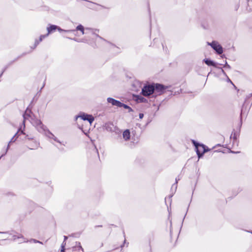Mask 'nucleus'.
<instances>
[{
    "mask_svg": "<svg viewBox=\"0 0 252 252\" xmlns=\"http://www.w3.org/2000/svg\"><path fill=\"white\" fill-rule=\"evenodd\" d=\"M0 233H4V232H0Z\"/></svg>",
    "mask_w": 252,
    "mask_h": 252,
    "instance_id": "c756f323",
    "label": "nucleus"
},
{
    "mask_svg": "<svg viewBox=\"0 0 252 252\" xmlns=\"http://www.w3.org/2000/svg\"><path fill=\"white\" fill-rule=\"evenodd\" d=\"M204 61L205 63L206 64H207L208 65L213 66L217 67V63L214 62L213 61H211L208 59H205L204 60Z\"/></svg>",
    "mask_w": 252,
    "mask_h": 252,
    "instance_id": "f8f14e48",
    "label": "nucleus"
},
{
    "mask_svg": "<svg viewBox=\"0 0 252 252\" xmlns=\"http://www.w3.org/2000/svg\"><path fill=\"white\" fill-rule=\"evenodd\" d=\"M57 30H58L59 32H74L75 30H64L60 28V27H58V28H57Z\"/></svg>",
    "mask_w": 252,
    "mask_h": 252,
    "instance_id": "f3484780",
    "label": "nucleus"
},
{
    "mask_svg": "<svg viewBox=\"0 0 252 252\" xmlns=\"http://www.w3.org/2000/svg\"><path fill=\"white\" fill-rule=\"evenodd\" d=\"M116 127H114V126L111 124H107L106 126V130L109 131H114V129Z\"/></svg>",
    "mask_w": 252,
    "mask_h": 252,
    "instance_id": "4468645a",
    "label": "nucleus"
},
{
    "mask_svg": "<svg viewBox=\"0 0 252 252\" xmlns=\"http://www.w3.org/2000/svg\"><path fill=\"white\" fill-rule=\"evenodd\" d=\"M39 146V143L37 141L32 139L30 143H29V148L31 150L37 149Z\"/></svg>",
    "mask_w": 252,
    "mask_h": 252,
    "instance_id": "1a4fd4ad",
    "label": "nucleus"
},
{
    "mask_svg": "<svg viewBox=\"0 0 252 252\" xmlns=\"http://www.w3.org/2000/svg\"><path fill=\"white\" fill-rule=\"evenodd\" d=\"M136 100L138 103L147 102V99L146 98L139 95L136 97Z\"/></svg>",
    "mask_w": 252,
    "mask_h": 252,
    "instance_id": "ddd939ff",
    "label": "nucleus"
},
{
    "mask_svg": "<svg viewBox=\"0 0 252 252\" xmlns=\"http://www.w3.org/2000/svg\"><path fill=\"white\" fill-rule=\"evenodd\" d=\"M192 142L195 147L196 153L199 158H200L204 153L208 151V149H206L205 145L199 144L194 140H192Z\"/></svg>",
    "mask_w": 252,
    "mask_h": 252,
    "instance_id": "f03ea898",
    "label": "nucleus"
},
{
    "mask_svg": "<svg viewBox=\"0 0 252 252\" xmlns=\"http://www.w3.org/2000/svg\"><path fill=\"white\" fill-rule=\"evenodd\" d=\"M78 118H80L84 121H88L90 125L92 124L94 120L92 115L83 112L81 113L79 115L76 116V119H77Z\"/></svg>",
    "mask_w": 252,
    "mask_h": 252,
    "instance_id": "39448f33",
    "label": "nucleus"
},
{
    "mask_svg": "<svg viewBox=\"0 0 252 252\" xmlns=\"http://www.w3.org/2000/svg\"><path fill=\"white\" fill-rule=\"evenodd\" d=\"M212 48L215 50L218 54H221L223 52V49L221 46L217 41H214L211 43H208Z\"/></svg>",
    "mask_w": 252,
    "mask_h": 252,
    "instance_id": "423d86ee",
    "label": "nucleus"
},
{
    "mask_svg": "<svg viewBox=\"0 0 252 252\" xmlns=\"http://www.w3.org/2000/svg\"><path fill=\"white\" fill-rule=\"evenodd\" d=\"M139 118L140 119H142L144 117V114H142V113H140L139 115Z\"/></svg>",
    "mask_w": 252,
    "mask_h": 252,
    "instance_id": "5701e85b",
    "label": "nucleus"
},
{
    "mask_svg": "<svg viewBox=\"0 0 252 252\" xmlns=\"http://www.w3.org/2000/svg\"><path fill=\"white\" fill-rule=\"evenodd\" d=\"M177 179H176V183L172 185V189H173L174 188H175V189H177Z\"/></svg>",
    "mask_w": 252,
    "mask_h": 252,
    "instance_id": "aec40b11",
    "label": "nucleus"
},
{
    "mask_svg": "<svg viewBox=\"0 0 252 252\" xmlns=\"http://www.w3.org/2000/svg\"><path fill=\"white\" fill-rule=\"evenodd\" d=\"M107 101L108 103H111L113 106H115L118 107H121V105H122L121 102L111 97L107 98Z\"/></svg>",
    "mask_w": 252,
    "mask_h": 252,
    "instance_id": "6e6552de",
    "label": "nucleus"
},
{
    "mask_svg": "<svg viewBox=\"0 0 252 252\" xmlns=\"http://www.w3.org/2000/svg\"><path fill=\"white\" fill-rule=\"evenodd\" d=\"M123 107L125 109H128L129 112L133 111V110L132 109V108L131 107H130L128 105L125 104H124L123 103H122V105H121V107Z\"/></svg>",
    "mask_w": 252,
    "mask_h": 252,
    "instance_id": "dca6fc26",
    "label": "nucleus"
},
{
    "mask_svg": "<svg viewBox=\"0 0 252 252\" xmlns=\"http://www.w3.org/2000/svg\"><path fill=\"white\" fill-rule=\"evenodd\" d=\"M85 30L86 31H92V30L91 29H90V28H86Z\"/></svg>",
    "mask_w": 252,
    "mask_h": 252,
    "instance_id": "a878e982",
    "label": "nucleus"
},
{
    "mask_svg": "<svg viewBox=\"0 0 252 252\" xmlns=\"http://www.w3.org/2000/svg\"><path fill=\"white\" fill-rule=\"evenodd\" d=\"M19 131H18L14 136L11 138V140L9 141V143L14 142L15 141L16 139H15V137L16 136L18 133Z\"/></svg>",
    "mask_w": 252,
    "mask_h": 252,
    "instance_id": "a211bd4d",
    "label": "nucleus"
},
{
    "mask_svg": "<svg viewBox=\"0 0 252 252\" xmlns=\"http://www.w3.org/2000/svg\"><path fill=\"white\" fill-rule=\"evenodd\" d=\"M58 28V26L56 25H51L49 27H47V30L48 31V33L46 35H41L40 36L39 40H35L34 43V48L39 44V42H41L42 39L47 36L49 33L54 32Z\"/></svg>",
    "mask_w": 252,
    "mask_h": 252,
    "instance_id": "7ed1b4c3",
    "label": "nucleus"
},
{
    "mask_svg": "<svg viewBox=\"0 0 252 252\" xmlns=\"http://www.w3.org/2000/svg\"><path fill=\"white\" fill-rule=\"evenodd\" d=\"M224 67H227V68H230V65L227 64L226 62H225V65H224Z\"/></svg>",
    "mask_w": 252,
    "mask_h": 252,
    "instance_id": "4be33fe9",
    "label": "nucleus"
},
{
    "mask_svg": "<svg viewBox=\"0 0 252 252\" xmlns=\"http://www.w3.org/2000/svg\"><path fill=\"white\" fill-rule=\"evenodd\" d=\"M10 144V143H8V145H7V148H6V151H5V152L4 154H3V155L1 156V157H2L4 155H5V154L7 153V151L8 150V149H9V148Z\"/></svg>",
    "mask_w": 252,
    "mask_h": 252,
    "instance_id": "412c9836",
    "label": "nucleus"
},
{
    "mask_svg": "<svg viewBox=\"0 0 252 252\" xmlns=\"http://www.w3.org/2000/svg\"><path fill=\"white\" fill-rule=\"evenodd\" d=\"M13 240L14 241H15L17 239H19L20 240L19 241V243H21L23 242H26L27 241L26 240V239L23 237V235L20 234L19 235H14L13 236Z\"/></svg>",
    "mask_w": 252,
    "mask_h": 252,
    "instance_id": "9d476101",
    "label": "nucleus"
},
{
    "mask_svg": "<svg viewBox=\"0 0 252 252\" xmlns=\"http://www.w3.org/2000/svg\"><path fill=\"white\" fill-rule=\"evenodd\" d=\"M32 241H33L34 243H40V244H42V242L39 241H37V240H36L35 239H32Z\"/></svg>",
    "mask_w": 252,
    "mask_h": 252,
    "instance_id": "b1692460",
    "label": "nucleus"
},
{
    "mask_svg": "<svg viewBox=\"0 0 252 252\" xmlns=\"http://www.w3.org/2000/svg\"><path fill=\"white\" fill-rule=\"evenodd\" d=\"M142 93L144 96H147L154 93V87L153 84L145 86L142 90Z\"/></svg>",
    "mask_w": 252,
    "mask_h": 252,
    "instance_id": "20e7f679",
    "label": "nucleus"
},
{
    "mask_svg": "<svg viewBox=\"0 0 252 252\" xmlns=\"http://www.w3.org/2000/svg\"><path fill=\"white\" fill-rule=\"evenodd\" d=\"M21 133L25 134V133H24V132H23V130H21Z\"/></svg>",
    "mask_w": 252,
    "mask_h": 252,
    "instance_id": "bb28decb",
    "label": "nucleus"
},
{
    "mask_svg": "<svg viewBox=\"0 0 252 252\" xmlns=\"http://www.w3.org/2000/svg\"><path fill=\"white\" fill-rule=\"evenodd\" d=\"M76 30L80 31L82 34L86 33L87 32H85V29L84 27L82 25H79L76 27Z\"/></svg>",
    "mask_w": 252,
    "mask_h": 252,
    "instance_id": "2eb2a0df",
    "label": "nucleus"
},
{
    "mask_svg": "<svg viewBox=\"0 0 252 252\" xmlns=\"http://www.w3.org/2000/svg\"><path fill=\"white\" fill-rule=\"evenodd\" d=\"M221 71H222V72L224 74H225V72H224V70H223V69H221Z\"/></svg>",
    "mask_w": 252,
    "mask_h": 252,
    "instance_id": "cd10ccee",
    "label": "nucleus"
},
{
    "mask_svg": "<svg viewBox=\"0 0 252 252\" xmlns=\"http://www.w3.org/2000/svg\"><path fill=\"white\" fill-rule=\"evenodd\" d=\"M130 131L128 129L125 130L123 133V138L126 140L127 141L130 139Z\"/></svg>",
    "mask_w": 252,
    "mask_h": 252,
    "instance_id": "9b49d317",
    "label": "nucleus"
},
{
    "mask_svg": "<svg viewBox=\"0 0 252 252\" xmlns=\"http://www.w3.org/2000/svg\"><path fill=\"white\" fill-rule=\"evenodd\" d=\"M80 249H81L83 250V248H82V247L81 246H80Z\"/></svg>",
    "mask_w": 252,
    "mask_h": 252,
    "instance_id": "c85d7f7f",
    "label": "nucleus"
},
{
    "mask_svg": "<svg viewBox=\"0 0 252 252\" xmlns=\"http://www.w3.org/2000/svg\"><path fill=\"white\" fill-rule=\"evenodd\" d=\"M154 87V93L157 94H161L166 88L162 85L159 84H153Z\"/></svg>",
    "mask_w": 252,
    "mask_h": 252,
    "instance_id": "0eeeda50",
    "label": "nucleus"
},
{
    "mask_svg": "<svg viewBox=\"0 0 252 252\" xmlns=\"http://www.w3.org/2000/svg\"><path fill=\"white\" fill-rule=\"evenodd\" d=\"M31 113V110L28 109L26 110L24 114L23 115L24 123L26 120L31 118V120H29V121L39 132L44 133L49 139H53L54 141L65 146V144L63 143L57 138V137L51 132L50 130L47 128L46 126L42 123L40 120L32 118V116L30 115Z\"/></svg>",
    "mask_w": 252,
    "mask_h": 252,
    "instance_id": "f257e3e1",
    "label": "nucleus"
},
{
    "mask_svg": "<svg viewBox=\"0 0 252 252\" xmlns=\"http://www.w3.org/2000/svg\"><path fill=\"white\" fill-rule=\"evenodd\" d=\"M65 244H66L65 242H63V243H62V246H61V248H62L61 252H64Z\"/></svg>",
    "mask_w": 252,
    "mask_h": 252,
    "instance_id": "6ab92c4d",
    "label": "nucleus"
},
{
    "mask_svg": "<svg viewBox=\"0 0 252 252\" xmlns=\"http://www.w3.org/2000/svg\"><path fill=\"white\" fill-rule=\"evenodd\" d=\"M67 237L66 236H64V241L63 242H65V241L67 240Z\"/></svg>",
    "mask_w": 252,
    "mask_h": 252,
    "instance_id": "393cba45",
    "label": "nucleus"
}]
</instances>
